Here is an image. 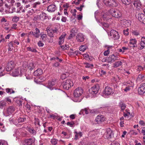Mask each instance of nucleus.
Segmentation results:
<instances>
[{
    "instance_id": "f257e3e1",
    "label": "nucleus",
    "mask_w": 145,
    "mask_h": 145,
    "mask_svg": "<svg viewBox=\"0 0 145 145\" xmlns=\"http://www.w3.org/2000/svg\"><path fill=\"white\" fill-rule=\"evenodd\" d=\"M110 13L112 16L116 18H119L122 16L121 12L117 9H110Z\"/></svg>"
},
{
    "instance_id": "f03ea898",
    "label": "nucleus",
    "mask_w": 145,
    "mask_h": 145,
    "mask_svg": "<svg viewBox=\"0 0 145 145\" xmlns=\"http://www.w3.org/2000/svg\"><path fill=\"white\" fill-rule=\"evenodd\" d=\"M25 71V69L24 67L21 68L20 70L19 69H17L13 70L12 74L14 76H21Z\"/></svg>"
},
{
    "instance_id": "7ed1b4c3",
    "label": "nucleus",
    "mask_w": 145,
    "mask_h": 145,
    "mask_svg": "<svg viewBox=\"0 0 145 145\" xmlns=\"http://www.w3.org/2000/svg\"><path fill=\"white\" fill-rule=\"evenodd\" d=\"M63 88L66 90H68L73 85V83L71 80H66L62 84Z\"/></svg>"
},
{
    "instance_id": "20e7f679",
    "label": "nucleus",
    "mask_w": 145,
    "mask_h": 145,
    "mask_svg": "<svg viewBox=\"0 0 145 145\" xmlns=\"http://www.w3.org/2000/svg\"><path fill=\"white\" fill-rule=\"evenodd\" d=\"M113 136L114 134L110 128L107 129L104 135V137L106 139L110 138Z\"/></svg>"
},
{
    "instance_id": "39448f33",
    "label": "nucleus",
    "mask_w": 145,
    "mask_h": 145,
    "mask_svg": "<svg viewBox=\"0 0 145 145\" xmlns=\"http://www.w3.org/2000/svg\"><path fill=\"white\" fill-rule=\"evenodd\" d=\"M15 108L14 106H10L7 108L5 112L4 115L5 116H7L12 114L14 111Z\"/></svg>"
},
{
    "instance_id": "423d86ee",
    "label": "nucleus",
    "mask_w": 145,
    "mask_h": 145,
    "mask_svg": "<svg viewBox=\"0 0 145 145\" xmlns=\"http://www.w3.org/2000/svg\"><path fill=\"white\" fill-rule=\"evenodd\" d=\"M83 89L80 88H76L74 91V96L76 98L79 97L83 93Z\"/></svg>"
},
{
    "instance_id": "0eeeda50",
    "label": "nucleus",
    "mask_w": 145,
    "mask_h": 145,
    "mask_svg": "<svg viewBox=\"0 0 145 145\" xmlns=\"http://www.w3.org/2000/svg\"><path fill=\"white\" fill-rule=\"evenodd\" d=\"M23 145H35V139L32 138L25 140Z\"/></svg>"
},
{
    "instance_id": "6e6552de",
    "label": "nucleus",
    "mask_w": 145,
    "mask_h": 145,
    "mask_svg": "<svg viewBox=\"0 0 145 145\" xmlns=\"http://www.w3.org/2000/svg\"><path fill=\"white\" fill-rule=\"evenodd\" d=\"M119 59V56L116 55L112 54L110 55L108 57L109 62L110 63H112L115 61L118 60Z\"/></svg>"
},
{
    "instance_id": "1a4fd4ad",
    "label": "nucleus",
    "mask_w": 145,
    "mask_h": 145,
    "mask_svg": "<svg viewBox=\"0 0 145 145\" xmlns=\"http://www.w3.org/2000/svg\"><path fill=\"white\" fill-rule=\"evenodd\" d=\"M103 93L105 95H108L113 94L114 92L112 88L107 86L105 88Z\"/></svg>"
},
{
    "instance_id": "9d476101",
    "label": "nucleus",
    "mask_w": 145,
    "mask_h": 145,
    "mask_svg": "<svg viewBox=\"0 0 145 145\" xmlns=\"http://www.w3.org/2000/svg\"><path fill=\"white\" fill-rule=\"evenodd\" d=\"M104 3L106 5H112L113 7H116L118 5V3L116 0H104Z\"/></svg>"
},
{
    "instance_id": "9b49d317",
    "label": "nucleus",
    "mask_w": 145,
    "mask_h": 145,
    "mask_svg": "<svg viewBox=\"0 0 145 145\" xmlns=\"http://www.w3.org/2000/svg\"><path fill=\"white\" fill-rule=\"evenodd\" d=\"M15 64L13 61H10L7 63L6 67H5L6 70L7 71L11 70L15 66Z\"/></svg>"
},
{
    "instance_id": "f8f14e48",
    "label": "nucleus",
    "mask_w": 145,
    "mask_h": 145,
    "mask_svg": "<svg viewBox=\"0 0 145 145\" xmlns=\"http://www.w3.org/2000/svg\"><path fill=\"white\" fill-rule=\"evenodd\" d=\"M137 41L135 39H131L130 40L129 46L130 47H132L133 49L137 47V45L136 44Z\"/></svg>"
},
{
    "instance_id": "ddd939ff",
    "label": "nucleus",
    "mask_w": 145,
    "mask_h": 145,
    "mask_svg": "<svg viewBox=\"0 0 145 145\" xmlns=\"http://www.w3.org/2000/svg\"><path fill=\"white\" fill-rule=\"evenodd\" d=\"M105 118L101 115H99L96 118L95 121L97 123L101 124L105 120Z\"/></svg>"
},
{
    "instance_id": "4468645a",
    "label": "nucleus",
    "mask_w": 145,
    "mask_h": 145,
    "mask_svg": "<svg viewBox=\"0 0 145 145\" xmlns=\"http://www.w3.org/2000/svg\"><path fill=\"white\" fill-rule=\"evenodd\" d=\"M110 35L112 36V37L114 40H117L119 38V36L118 33L114 30H112L110 31Z\"/></svg>"
},
{
    "instance_id": "2eb2a0df",
    "label": "nucleus",
    "mask_w": 145,
    "mask_h": 145,
    "mask_svg": "<svg viewBox=\"0 0 145 145\" xmlns=\"http://www.w3.org/2000/svg\"><path fill=\"white\" fill-rule=\"evenodd\" d=\"M138 93L142 95L145 93V83L142 84L138 88Z\"/></svg>"
},
{
    "instance_id": "dca6fc26",
    "label": "nucleus",
    "mask_w": 145,
    "mask_h": 145,
    "mask_svg": "<svg viewBox=\"0 0 145 145\" xmlns=\"http://www.w3.org/2000/svg\"><path fill=\"white\" fill-rule=\"evenodd\" d=\"M99 89V86L96 85L91 88L90 91L92 94H96L98 92Z\"/></svg>"
},
{
    "instance_id": "f3484780",
    "label": "nucleus",
    "mask_w": 145,
    "mask_h": 145,
    "mask_svg": "<svg viewBox=\"0 0 145 145\" xmlns=\"http://www.w3.org/2000/svg\"><path fill=\"white\" fill-rule=\"evenodd\" d=\"M133 4L136 7L137 10H140L141 9V4L139 0L134 1L133 0Z\"/></svg>"
},
{
    "instance_id": "a211bd4d",
    "label": "nucleus",
    "mask_w": 145,
    "mask_h": 145,
    "mask_svg": "<svg viewBox=\"0 0 145 145\" xmlns=\"http://www.w3.org/2000/svg\"><path fill=\"white\" fill-rule=\"evenodd\" d=\"M138 20L144 24H145V14H144L140 13L138 15Z\"/></svg>"
},
{
    "instance_id": "6ab92c4d",
    "label": "nucleus",
    "mask_w": 145,
    "mask_h": 145,
    "mask_svg": "<svg viewBox=\"0 0 145 145\" xmlns=\"http://www.w3.org/2000/svg\"><path fill=\"white\" fill-rule=\"evenodd\" d=\"M84 39V35L81 33H79L76 36V40L78 42H83Z\"/></svg>"
},
{
    "instance_id": "aec40b11",
    "label": "nucleus",
    "mask_w": 145,
    "mask_h": 145,
    "mask_svg": "<svg viewBox=\"0 0 145 145\" xmlns=\"http://www.w3.org/2000/svg\"><path fill=\"white\" fill-rule=\"evenodd\" d=\"M56 83V80L55 79H52L51 81H49L47 87L51 90L53 89L52 87L54 86Z\"/></svg>"
},
{
    "instance_id": "412c9836",
    "label": "nucleus",
    "mask_w": 145,
    "mask_h": 145,
    "mask_svg": "<svg viewBox=\"0 0 145 145\" xmlns=\"http://www.w3.org/2000/svg\"><path fill=\"white\" fill-rule=\"evenodd\" d=\"M77 32V29L75 27L72 28L71 30V33L70 34L69 37V39L74 37L75 35L76 34Z\"/></svg>"
},
{
    "instance_id": "4be33fe9",
    "label": "nucleus",
    "mask_w": 145,
    "mask_h": 145,
    "mask_svg": "<svg viewBox=\"0 0 145 145\" xmlns=\"http://www.w3.org/2000/svg\"><path fill=\"white\" fill-rule=\"evenodd\" d=\"M56 9V5L54 4H51L48 7L47 10L48 12H52L55 11Z\"/></svg>"
},
{
    "instance_id": "5701e85b",
    "label": "nucleus",
    "mask_w": 145,
    "mask_h": 145,
    "mask_svg": "<svg viewBox=\"0 0 145 145\" xmlns=\"http://www.w3.org/2000/svg\"><path fill=\"white\" fill-rule=\"evenodd\" d=\"M66 35V33H63L59 37V40L58 42L59 45H61L63 43Z\"/></svg>"
},
{
    "instance_id": "b1692460",
    "label": "nucleus",
    "mask_w": 145,
    "mask_h": 145,
    "mask_svg": "<svg viewBox=\"0 0 145 145\" xmlns=\"http://www.w3.org/2000/svg\"><path fill=\"white\" fill-rule=\"evenodd\" d=\"M42 73V70L40 69H38L34 72V74L35 76H39Z\"/></svg>"
},
{
    "instance_id": "393cba45",
    "label": "nucleus",
    "mask_w": 145,
    "mask_h": 145,
    "mask_svg": "<svg viewBox=\"0 0 145 145\" xmlns=\"http://www.w3.org/2000/svg\"><path fill=\"white\" fill-rule=\"evenodd\" d=\"M142 37L141 39V41L139 43L140 45V49H142L145 47V40Z\"/></svg>"
},
{
    "instance_id": "a878e982",
    "label": "nucleus",
    "mask_w": 145,
    "mask_h": 145,
    "mask_svg": "<svg viewBox=\"0 0 145 145\" xmlns=\"http://www.w3.org/2000/svg\"><path fill=\"white\" fill-rule=\"evenodd\" d=\"M35 31L33 32H31V33L34 35V36L37 38H38L39 37V34L40 33V31L39 29L36 28L35 29Z\"/></svg>"
},
{
    "instance_id": "bb28decb",
    "label": "nucleus",
    "mask_w": 145,
    "mask_h": 145,
    "mask_svg": "<svg viewBox=\"0 0 145 145\" xmlns=\"http://www.w3.org/2000/svg\"><path fill=\"white\" fill-rule=\"evenodd\" d=\"M47 34L48 36L51 37H54L53 29H47Z\"/></svg>"
},
{
    "instance_id": "cd10ccee",
    "label": "nucleus",
    "mask_w": 145,
    "mask_h": 145,
    "mask_svg": "<svg viewBox=\"0 0 145 145\" xmlns=\"http://www.w3.org/2000/svg\"><path fill=\"white\" fill-rule=\"evenodd\" d=\"M47 18L46 14L45 13H42L39 15V18L41 20H43Z\"/></svg>"
},
{
    "instance_id": "c85d7f7f",
    "label": "nucleus",
    "mask_w": 145,
    "mask_h": 145,
    "mask_svg": "<svg viewBox=\"0 0 145 145\" xmlns=\"http://www.w3.org/2000/svg\"><path fill=\"white\" fill-rule=\"evenodd\" d=\"M5 69V67L4 64H2L1 66H0V76L3 75V72Z\"/></svg>"
},
{
    "instance_id": "c756f323",
    "label": "nucleus",
    "mask_w": 145,
    "mask_h": 145,
    "mask_svg": "<svg viewBox=\"0 0 145 145\" xmlns=\"http://www.w3.org/2000/svg\"><path fill=\"white\" fill-rule=\"evenodd\" d=\"M122 3L124 4L129 5L133 1V0H121Z\"/></svg>"
},
{
    "instance_id": "7c9ffc66",
    "label": "nucleus",
    "mask_w": 145,
    "mask_h": 145,
    "mask_svg": "<svg viewBox=\"0 0 145 145\" xmlns=\"http://www.w3.org/2000/svg\"><path fill=\"white\" fill-rule=\"evenodd\" d=\"M99 73L101 76H106L107 72L106 71L103 70H101L99 71Z\"/></svg>"
},
{
    "instance_id": "2f4dec72",
    "label": "nucleus",
    "mask_w": 145,
    "mask_h": 145,
    "mask_svg": "<svg viewBox=\"0 0 145 145\" xmlns=\"http://www.w3.org/2000/svg\"><path fill=\"white\" fill-rule=\"evenodd\" d=\"M27 50L28 51L33 52H37V50L35 48L30 46L27 47Z\"/></svg>"
},
{
    "instance_id": "473e14b6",
    "label": "nucleus",
    "mask_w": 145,
    "mask_h": 145,
    "mask_svg": "<svg viewBox=\"0 0 145 145\" xmlns=\"http://www.w3.org/2000/svg\"><path fill=\"white\" fill-rule=\"evenodd\" d=\"M7 93L9 94H11L12 93H14L15 91L12 88H7L5 89Z\"/></svg>"
},
{
    "instance_id": "72a5a7b5",
    "label": "nucleus",
    "mask_w": 145,
    "mask_h": 145,
    "mask_svg": "<svg viewBox=\"0 0 145 145\" xmlns=\"http://www.w3.org/2000/svg\"><path fill=\"white\" fill-rule=\"evenodd\" d=\"M122 62L121 61H118L114 63V67H117L121 65Z\"/></svg>"
},
{
    "instance_id": "f704fd0d",
    "label": "nucleus",
    "mask_w": 145,
    "mask_h": 145,
    "mask_svg": "<svg viewBox=\"0 0 145 145\" xmlns=\"http://www.w3.org/2000/svg\"><path fill=\"white\" fill-rule=\"evenodd\" d=\"M6 103L4 101H0V108L3 109L6 105Z\"/></svg>"
},
{
    "instance_id": "c9c22d12",
    "label": "nucleus",
    "mask_w": 145,
    "mask_h": 145,
    "mask_svg": "<svg viewBox=\"0 0 145 145\" xmlns=\"http://www.w3.org/2000/svg\"><path fill=\"white\" fill-rule=\"evenodd\" d=\"M84 64L85 65V67L87 68H91L93 67V66L92 64H91L88 63H85Z\"/></svg>"
},
{
    "instance_id": "e433bc0d",
    "label": "nucleus",
    "mask_w": 145,
    "mask_h": 145,
    "mask_svg": "<svg viewBox=\"0 0 145 145\" xmlns=\"http://www.w3.org/2000/svg\"><path fill=\"white\" fill-rule=\"evenodd\" d=\"M87 48L86 46L85 45H81L80 47L79 50L82 52H84Z\"/></svg>"
},
{
    "instance_id": "4c0bfd02",
    "label": "nucleus",
    "mask_w": 145,
    "mask_h": 145,
    "mask_svg": "<svg viewBox=\"0 0 145 145\" xmlns=\"http://www.w3.org/2000/svg\"><path fill=\"white\" fill-rule=\"evenodd\" d=\"M84 112H85V114H88L89 113L87 109L85 108L84 109L82 110L79 113V114H83Z\"/></svg>"
},
{
    "instance_id": "58836bf2",
    "label": "nucleus",
    "mask_w": 145,
    "mask_h": 145,
    "mask_svg": "<svg viewBox=\"0 0 145 145\" xmlns=\"http://www.w3.org/2000/svg\"><path fill=\"white\" fill-rule=\"evenodd\" d=\"M28 131L31 133L33 135H35L36 134V131L33 128H29Z\"/></svg>"
},
{
    "instance_id": "ea45409f",
    "label": "nucleus",
    "mask_w": 145,
    "mask_h": 145,
    "mask_svg": "<svg viewBox=\"0 0 145 145\" xmlns=\"http://www.w3.org/2000/svg\"><path fill=\"white\" fill-rule=\"evenodd\" d=\"M100 25L103 26V28H108L109 27V25L107 23H101L100 24Z\"/></svg>"
},
{
    "instance_id": "a19ab883",
    "label": "nucleus",
    "mask_w": 145,
    "mask_h": 145,
    "mask_svg": "<svg viewBox=\"0 0 145 145\" xmlns=\"http://www.w3.org/2000/svg\"><path fill=\"white\" fill-rule=\"evenodd\" d=\"M34 123L35 125H38L39 126H40L39 124V120L37 118H35Z\"/></svg>"
},
{
    "instance_id": "79ce46f5",
    "label": "nucleus",
    "mask_w": 145,
    "mask_h": 145,
    "mask_svg": "<svg viewBox=\"0 0 145 145\" xmlns=\"http://www.w3.org/2000/svg\"><path fill=\"white\" fill-rule=\"evenodd\" d=\"M58 140L56 139H52L51 140L52 143L54 145H56L57 144Z\"/></svg>"
},
{
    "instance_id": "37998d69",
    "label": "nucleus",
    "mask_w": 145,
    "mask_h": 145,
    "mask_svg": "<svg viewBox=\"0 0 145 145\" xmlns=\"http://www.w3.org/2000/svg\"><path fill=\"white\" fill-rule=\"evenodd\" d=\"M19 20V18L16 16H14L13 17L12 20L13 21L15 22H18Z\"/></svg>"
},
{
    "instance_id": "c03bdc74",
    "label": "nucleus",
    "mask_w": 145,
    "mask_h": 145,
    "mask_svg": "<svg viewBox=\"0 0 145 145\" xmlns=\"http://www.w3.org/2000/svg\"><path fill=\"white\" fill-rule=\"evenodd\" d=\"M132 33L133 35L135 36H138L139 34V32L137 31H133Z\"/></svg>"
},
{
    "instance_id": "a18cd8bd",
    "label": "nucleus",
    "mask_w": 145,
    "mask_h": 145,
    "mask_svg": "<svg viewBox=\"0 0 145 145\" xmlns=\"http://www.w3.org/2000/svg\"><path fill=\"white\" fill-rule=\"evenodd\" d=\"M129 29L128 28H127L126 30H124L123 31V33L125 35H127L129 34Z\"/></svg>"
},
{
    "instance_id": "49530a36",
    "label": "nucleus",
    "mask_w": 145,
    "mask_h": 145,
    "mask_svg": "<svg viewBox=\"0 0 145 145\" xmlns=\"http://www.w3.org/2000/svg\"><path fill=\"white\" fill-rule=\"evenodd\" d=\"M25 119L23 118H20L18 119V121L19 123H21L24 122Z\"/></svg>"
},
{
    "instance_id": "de8ad7c7",
    "label": "nucleus",
    "mask_w": 145,
    "mask_h": 145,
    "mask_svg": "<svg viewBox=\"0 0 145 145\" xmlns=\"http://www.w3.org/2000/svg\"><path fill=\"white\" fill-rule=\"evenodd\" d=\"M120 106L121 107V109L122 110H124L126 107V105L123 103L121 104L120 105Z\"/></svg>"
},
{
    "instance_id": "09e8293b",
    "label": "nucleus",
    "mask_w": 145,
    "mask_h": 145,
    "mask_svg": "<svg viewBox=\"0 0 145 145\" xmlns=\"http://www.w3.org/2000/svg\"><path fill=\"white\" fill-rule=\"evenodd\" d=\"M60 47L62 49L65 50H67L68 48V45H65V46L63 45H60Z\"/></svg>"
},
{
    "instance_id": "8fccbe9b",
    "label": "nucleus",
    "mask_w": 145,
    "mask_h": 145,
    "mask_svg": "<svg viewBox=\"0 0 145 145\" xmlns=\"http://www.w3.org/2000/svg\"><path fill=\"white\" fill-rule=\"evenodd\" d=\"M74 124V123L73 122H68L67 123V125H69L71 127H72Z\"/></svg>"
},
{
    "instance_id": "3c124183",
    "label": "nucleus",
    "mask_w": 145,
    "mask_h": 145,
    "mask_svg": "<svg viewBox=\"0 0 145 145\" xmlns=\"http://www.w3.org/2000/svg\"><path fill=\"white\" fill-rule=\"evenodd\" d=\"M72 54L71 55H72V56L78 55L80 54V52L78 51H76L74 52V53Z\"/></svg>"
},
{
    "instance_id": "603ef678",
    "label": "nucleus",
    "mask_w": 145,
    "mask_h": 145,
    "mask_svg": "<svg viewBox=\"0 0 145 145\" xmlns=\"http://www.w3.org/2000/svg\"><path fill=\"white\" fill-rule=\"evenodd\" d=\"M8 51H11L13 49V47L12 44L10 43L9 44Z\"/></svg>"
},
{
    "instance_id": "864d4df0",
    "label": "nucleus",
    "mask_w": 145,
    "mask_h": 145,
    "mask_svg": "<svg viewBox=\"0 0 145 145\" xmlns=\"http://www.w3.org/2000/svg\"><path fill=\"white\" fill-rule=\"evenodd\" d=\"M5 101L10 103H11V100L10 99L9 97H6L5 99Z\"/></svg>"
},
{
    "instance_id": "5fc2aeb1",
    "label": "nucleus",
    "mask_w": 145,
    "mask_h": 145,
    "mask_svg": "<svg viewBox=\"0 0 145 145\" xmlns=\"http://www.w3.org/2000/svg\"><path fill=\"white\" fill-rule=\"evenodd\" d=\"M130 87L129 86H127L124 89H123V90L127 92L130 90Z\"/></svg>"
},
{
    "instance_id": "6e6d98bb",
    "label": "nucleus",
    "mask_w": 145,
    "mask_h": 145,
    "mask_svg": "<svg viewBox=\"0 0 145 145\" xmlns=\"http://www.w3.org/2000/svg\"><path fill=\"white\" fill-rule=\"evenodd\" d=\"M67 75L65 73H63L62 74L61 76V78L63 80L64 79H65L67 77Z\"/></svg>"
},
{
    "instance_id": "4d7b16f0",
    "label": "nucleus",
    "mask_w": 145,
    "mask_h": 145,
    "mask_svg": "<svg viewBox=\"0 0 145 145\" xmlns=\"http://www.w3.org/2000/svg\"><path fill=\"white\" fill-rule=\"evenodd\" d=\"M110 53V51L109 50H108L105 51L104 52V55L105 56H107Z\"/></svg>"
},
{
    "instance_id": "13d9d810",
    "label": "nucleus",
    "mask_w": 145,
    "mask_h": 145,
    "mask_svg": "<svg viewBox=\"0 0 145 145\" xmlns=\"http://www.w3.org/2000/svg\"><path fill=\"white\" fill-rule=\"evenodd\" d=\"M38 44L39 46H42L44 45V44L40 41H39L38 42Z\"/></svg>"
},
{
    "instance_id": "bf43d9fd",
    "label": "nucleus",
    "mask_w": 145,
    "mask_h": 145,
    "mask_svg": "<svg viewBox=\"0 0 145 145\" xmlns=\"http://www.w3.org/2000/svg\"><path fill=\"white\" fill-rule=\"evenodd\" d=\"M59 65V64L57 62H56L54 63L53 65V66L56 67H58Z\"/></svg>"
},
{
    "instance_id": "052dcab7",
    "label": "nucleus",
    "mask_w": 145,
    "mask_h": 145,
    "mask_svg": "<svg viewBox=\"0 0 145 145\" xmlns=\"http://www.w3.org/2000/svg\"><path fill=\"white\" fill-rule=\"evenodd\" d=\"M8 1L9 3H10V5H12L15 2L14 0H8Z\"/></svg>"
},
{
    "instance_id": "680f3d73",
    "label": "nucleus",
    "mask_w": 145,
    "mask_h": 145,
    "mask_svg": "<svg viewBox=\"0 0 145 145\" xmlns=\"http://www.w3.org/2000/svg\"><path fill=\"white\" fill-rule=\"evenodd\" d=\"M139 123L142 125H145V122L143 120H140V121L139 122Z\"/></svg>"
},
{
    "instance_id": "e2e57ef3",
    "label": "nucleus",
    "mask_w": 145,
    "mask_h": 145,
    "mask_svg": "<svg viewBox=\"0 0 145 145\" xmlns=\"http://www.w3.org/2000/svg\"><path fill=\"white\" fill-rule=\"evenodd\" d=\"M74 133L76 134L75 135V137L74 138V139L76 140L78 139V137L79 136L78 133L76 131H75Z\"/></svg>"
},
{
    "instance_id": "0e129e2a",
    "label": "nucleus",
    "mask_w": 145,
    "mask_h": 145,
    "mask_svg": "<svg viewBox=\"0 0 145 145\" xmlns=\"http://www.w3.org/2000/svg\"><path fill=\"white\" fill-rule=\"evenodd\" d=\"M110 145H120L118 142H112Z\"/></svg>"
},
{
    "instance_id": "69168bd1",
    "label": "nucleus",
    "mask_w": 145,
    "mask_h": 145,
    "mask_svg": "<svg viewBox=\"0 0 145 145\" xmlns=\"http://www.w3.org/2000/svg\"><path fill=\"white\" fill-rule=\"evenodd\" d=\"M67 18L65 17H63L61 19V21L62 22H66L67 20Z\"/></svg>"
},
{
    "instance_id": "338daca9",
    "label": "nucleus",
    "mask_w": 145,
    "mask_h": 145,
    "mask_svg": "<svg viewBox=\"0 0 145 145\" xmlns=\"http://www.w3.org/2000/svg\"><path fill=\"white\" fill-rule=\"evenodd\" d=\"M108 60V57L106 58V59H103L102 60V61L103 62H105L107 63H109Z\"/></svg>"
},
{
    "instance_id": "774afa93",
    "label": "nucleus",
    "mask_w": 145,
    "mask_h": 145,
    "mask_svg": "<svg viewBox=\"0 0 145 145\" xmlns=\"http://www.w3.org/2000/svg\"><path fill=\"white\" fill-rule=\"evenodd\" d=\"M142 133L144 135H145V127H144L143 128L142 130Z\"/></svg>"
}]
</instances>
